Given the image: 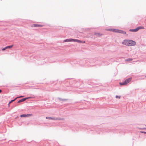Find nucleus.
<instances>
[{
  "instance_id": "1",
  "label": "nucleus",
  "mask_w": 146,
  "mask_h": 146,
  "mask_svg": "<svg viewBox=\"0 0 146 146\" xmlns=\"http://www.w3.org/2000/svg\"><path fill=\"white\" fill-rule=\"evenodd\" d=\"M46 119H52L54 120H62L63 119H61L59 117H56V118H54L52 117H46Z\"/></svg>"
},
{
  "instance_id": "2",
  "label": "nucleus",
  "mask_w": 146,
  "mask_h": 146,
  "mask_svg": "<svg viewBox=\"0 0 146 146\" xmlns=\"http://www.w3.org/2000/svg\"><path fill=\"white\" fill-rule=\"evenodd\" d=\"M129 46H133L135 45L136 44V42L131 40H129Z\"/></svg>"
},
{
  "instance_id": "3",
  "label": "nucleus",
  "mask_w": 146,
  "mask_h": 146,
  "mask_svg": "<svg viewBox=\"0 0 146 146\" xmlns=\"http://www.w3.org/2000/svg\"><path fill=\"white\" fill-rule=\"evenodd\" d=\"M129 40H124L122 42V43L125 45L129 46Z\"/></svg>"
},
{
  "instance_id": "4",
  "label": "nucleus",
  "mask_w": 146,
  "mask_h": 146,
  "mask_svg": "<svg viewBox=\"0 0 146 146\" xmlns=\"http://www.w3.org/2000/svg\"><path fill=\"white\" fill-rule=\"evenodd\" d=\"M13 46V45H11L9 46H6L5 48H3L2 49V50H5L6 49H7L8 48H10L12 47Z\"/></svg>"
},
{
  "instance_id": "5",
  "label": "nucleus",
  "mask_w": 146,
  "mask_h": 146,
  "mask_svg": "<svg viewBox=\"0 0 146 146\" xmlns=\"http://www.w3.org/2000/svg\"><path fill=\"white\" fill-rule=\"evenodd\" d=\"M132 78L131 77L127 78L125 80V82H126L127 84V83H129L131 81Z\"/></svg>"
},
{
  "instance_id": "6",
  "label": "nucleus",
  "mask_w": 146,
  "mask_h": 146,
  "mask_svg": "<svg viewBox=\"0 0 146 146\" xmlns=\"http://www.w3.org/2000/svg\"><path fill=\"white\" fill-rule=\"evenodd\" d=\"M43 25L37 24H33V26L35 27H42Z\"/></svg>"
},
{
  "instance_id": "7",
  "label": "nucleus",
  "mask_w": 146,
  "mask_h": 146,
  "mask_svg": "<svg viewBox=\"0 0 146 146\" xmlns=\"http://www.w3.org/2000/svg\"><path fill=\"white\" fill-rule=\"evenodd\" d=\"M94 35H95L96 36H97L100 37V36H102V34L99 33H95Z\"/></svg>"
},
{
  "instance_id": "8",
  "label": "nucleus",
  "mask_w": 146,
  "mask_h": 146,
  "mask_svg": "<svg viewBox=\"0 0 146 146\" xmlns=\"http://www.w3.org/2000/svg\"><path fill=\"white\" fill-rule=\"evenodd\" d=\"M26 100V98H23L21 99L18 101V103H20L23 102Z\"/></svg>"
},
{
  "instance_id": "9",
  "label": "nucleus",
  "mask_w": 146,
  "mask_h": 146,
  "mask_svg": "<svg viewBox=\"0 0 146 146\" xmlns=\"http://www.w3.org/2000/svg\"><path fill=\"white\" fill-rule=\"evenodd\" d=\"M119 33L122 34H125L126 33V32L121 30H119Z\"/></svg>"
},
{
  "instance_id": "10",
  "label": "nucleus",
  "mask_w": 146,
  "mask_h": 146,
  "mask_svg": "<svg viewBox=\"0 0 146 146\" xmlns=\"http://www.w3.org/2000/svg\"><path fill=\"white\" fill-rule=\"evenodd\" d=\"M58 99L60 101H65L66 100H68V99H62L60 98H58Z\"/></svg>"
},
{
  "instance_id": "11",
  "label": "nucleus",
  "mask_w": 146,
  "mask_h": 146,
  "mask_svg": "<svg viewBox=\"0 0 146 146\" xmlns=\"http://www.w3.org/2000/svg\"><path fill=\"white\" fill-rule=\"evenodd\" d=\"M129 31H130L133 32H136L137 31L136 28L134 29H130Z\"/></svg>"
},
{
  "instance_id": "12",
  "label": "nucleus",
  "mask_w": 146,
  "mask_h": 146,
  "mask_svg": "<svg viewBox=\"0 0 146 146\" xmlns=\"http://www.w3.org/2000/svg\"><path fill=\"white\" fill-rule=\"evenodd\" d=\"M119 84L121 85H125L127 84V83L125 81L123 82H120L119 83Z\"/></svg>"
},
{
  "instance_id": "13",
  "label": "nucleus",
  "mask_w": 146,
  "mask_h": 146,
  "mask_svg": "<svg viewBox=\"0 0 146 146\" xmlns=\"http://www.w3.org/2000/svg\"><path fill=\"white\" fill-rule=\"evenodd\" d=\"M137 31H138L139 29H144V28L142 26H139L137 27Z\"/></svg>"
},
{
  "instance_id": "14",
  "label": "nucleus",
  "mask_w": 146,
  "mask_h": 146,
  "mask_svg": "<svg viewBox=\"0 0 146 146\" xmlns=\"http://www.w3.org/2000/svg\"><path fill=\"white\" fill-rule=\"evenodd\" d=\"M81 41H82L81 40H77V39H74V42H80V43H81Z\"/></svg>"
},
{
  "instance_id": "15",
  "label": "nucleus",
  "mask_w": 146,
  "mask_h": 146,
  "mask_svg": "<svg viewBox=\"0 0 146 146\" xmlns=\"http://www.w3.org/2000/svg\"><path fill=\"white\" fill-rule=\"evenodd\" d=\"M119 29H114V31H113V32L117 33H119Z\"/></svg>"
},
{
  "instance_id": "16",
  "label": "nucleus",
  "mask_w": 146,
  "mask_h": 146,
  "mask_svg": "<svg viewBox=\"0 0 146 146\" xmlns=\"http://www.w3.org/2000/svg\"><path fill=\"white\" fill-rule=\"evenodd\" d=\"M114 29H107V30L108 31L113 32V31H114Z\"/></svg>"
},
{
  "instance_id": "17",
  "label": "nucleus",
  "mask_w": 146,
  "mask_h": 146,
  "mask_svg": "<svg viewBox=\"0 0 146 146\" xmlns=\"http://www.w3.org/2000/svg\"><path fill=\"white\" fill-rule=\"evenodd\" d=\"M26 114H22V115H20V117H26Z\"/></svg>"
},
{
  "instance_id": "18",
  "label": "nucleus",
  "mask_w": 146,
  "mask_h": 146,
  "mask_svg": "<svg viewBox=\"0 0 146 146\" xmlns=\"http://www.w3.org/2000/svg\"><path fill=\"white\" fill-rule=\"evenodd\" d=\"M132 60V58H129L126 59L125 61H131Z\"/></svg>"
},
{
  "instance_id": "19",
  "label": "nucleus",
  "mask_w": 146,
  "mask_h": 146,
  "mask_svg": "<svg viewBox=\"0 0 146 146\" xmlns=\"http://www.w3.org/2000/svg\"><path fill=\"white\" fill-rule=\"evenodd\" d=\"M16 100V98H15L14 100H12L10 102H9V103L8 104V105H9L11 103H12L14 101Z\"/></svg>"
},
{
  "instance_id": "20",
  "label": "nucleus",
  "mask_w": 146,
  "mask_h": 146,
  "mask_svg": "<svg viewBox=\"0 0 146 146\" xmlns=\"http://www.w3.org/2000/svg\"><path fill=\"white\" fill-rule=\"evenodd\" d=\"M64 42H70V40L69 39H66V40H64Z\"/></svg>"
},
{
  "instance_id": "21",
  "label": "nucleus",
  "mask_w": 146,
  "mask_h": 146,
  "mask_svg": "<svg viewBox=\"0 0 146 146\" xmlns=\"http://www.w3.org/2000/svg\"><path fill=\"white\" fill-rule=\"evenodd\" d=\"M35 98L34 97H32L25 98H26V100L29 99H31V98Z\"/></svg>"
},
{
  "instance_id": "22",
  "label": "nucleus",
  "mask_w": 146,
  "mask_h": 146,
  "mask_svg": "<svg viewBox=\"0 0 146 146\" xmlns=\"http://www.w3.org/2000/svg\"><path fill=\"white\" fill-rule=\"evenodd\" d=\"M26 117H28L32 115V114H26Z\"/></svg>"
},
{
  "instance_id": "23",
  "label": "nucleus",
  "mask_w": 146,
  "mask_h": 146,
  "mask_svg": "<svg viewBox=\"0 0 146 146\" xmlns=\"http://www.w3.org/2000/svg\"><path fill=\"white\" fill-rule=\"evenodd\" d=\"M69 40H70V42L74 41V39H73L70 38V39H69Z\"/></svg>"
},
{
  "instance_id": "24",
  "label": "nucleus",
  "mask_w": 146,
  "mask_h": 146,
  "mask_svg": "<svg viewBox=\"0 0 146 146\" xmlns=\"http://www.w3.org/2000/svg\"><path fill=\"white\" fill-rule=\"evenodd\" d=\"M120 96H115V98H120Z\"/></svg>"
},
{
  "instance_id": "25",
  "label": "nucleus",
  "mask_w": 146,
  "mask_h": 146,
  "mask_svg": "<svg viewBox=\"0 0 146 146\" xmlns=\"http://www.w3.org/2000/svg\"><path fill=\"white\" fill-rule=\"evenodd\" d=\"M140 133H145V134H146V132H145V131H140Z\"/></svg>"
},
{
  "instance_id": "26",
  "label": "nucleus",
  "mask_w": 146,
  "mask_h": 146,
  "mask_svg": "<svg viewBox=\"0 0 146 146\" xmlns=\"http://www.w3.org/2000/svg\"><path fill=\"white\" fill-rule=\"evenodd\" d=\"M140 129H146V128H140Z\"/></svg>"
},
{
  "instance_id": "27",
  "label": "nucleus",
  "mask_w": 146,
  "mask_h": 146,
  "mask_svg": "<svg viewBox=\"0 0 146 146\" xmlns=\"http://www.w3.org/2000/svg\"><path fill=\"white\" fill-rule=\"evenodd\" d=\"M24 96H19V98H23V97Z\"/></svg>"
},
{
  "instance_id": "28",
  "label": "nucleus",
  "mask_w": 146,
  "mask_h": 146,
  "mask_svg": "<svg viewBox=\"0 0 146 146\" xmlns=\"http://www.w3.org/2000/svg\"><path fill=\"white\" fill-rule=\"evenodd\" d=\"M2 92V90H1L0 89V93L1 92Z\"/></svg>"
},
{
  "instance_id": "29",
  "label": "nucleus",
  "mask_w": 146,
  "mask_h": 146,
  "mask_svg": "<svg viewBox=\"0 0 146 146\" xmlns=\"http://www.w3.org/2000/svg\"><path fill=\"white\" fill-rule=\"evenodd\" d=\"M19 97H17L16 98H16V99L18 98H19Z\"/></svg>"
},
{
  "instance_id": "30",
  "label": "nucleus",
  "mask_w": 146,
  "mask_h": 146,
  "mask_svg": "<svg viewBox=\"0 0 146 146\" xmlns=\"http://www.w3.org/2000/svg\"><path fill=\"white\" fill-rule=\"evenodd\" d=\"M145 77H146V76H145Z\"/></svg>"
},
{
  "instance_id": "31",
  "label": "nucleus",
  "mask_w": 146,
  "mask_h": 146,
  "mask_svg": "<svg viewBox=\"0 0 146 146\" xmlns=\"http://www.w3.org/2000/svg\"><path fill=\"white\" fill-rule=\"evenodd\" d=\"M145 126H146V124L145 125Z\"/></svg>"
}]
</instances>
